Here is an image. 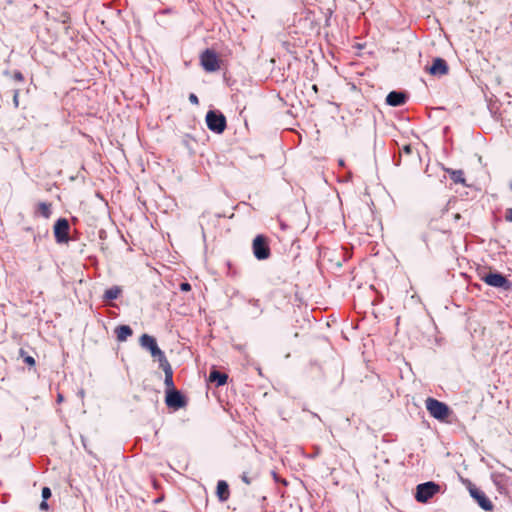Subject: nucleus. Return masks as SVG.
<instances>
[{
  "instance_id": "1",
  "label": "nucleus",
  "mask_w": 512,
  "mask_h": 512,
  "mask_svg": "<svg viewBox=\"0 0 512 512\" xmlns=\"http://www.w3.org/2000/svg\"><path fill=\"white\" fill-rule=\"evenodd\" d=\"M480 279L484 281L487 285L499 288L505 291H509L512 289V283L501 273L499 272H487L480 274Z\"/></svg>"
},
{
  "instance_id": "2",
  "label": "nucleus",
  "mask_w": 512,
  "mask_h": 512,
  "mask_svg": "<svg viewBox=\"0 0 512 512\" xmlns=\"http://www.w3.org/2000/svg\"><path fill=\"white\" fill-rule=\"evenodd\" d=\"M425 404L429 414L439 421L445 420L450 414L448 405L435 398H427Z\"/></svg>"
},
{
  "instance_id": "3",
  "label": "nucleus",
  "mask_w": 512,
  "mask_h": 512,
  "mask_svg": "<svg viewBox=\"0 0 512 512\" xmlns=\"http://www.w3.org/2000/svg\"><path fill=\"white\" fill-rule=\"evenodd\" d=\"M205 120L208 129L212 132L221 134L226 129V117L220 111L209 110L206 114Z\"/></svg>"
},
{
  "instance_id": "4",
  "label": "nucleus",
  "mask_w": 512,
  "mask_h": 512,
  "mask_svg": "<svg viewBox=\"0 0 512 512\" xmlns=\"http://www.w3.org/2000/svg\"><path fill=\"white\" fill-rule=\"evenodd\" d=\"M140 345L148 349L152 355V357L157 358L159 364L162 363V361H167V358L164 354V352L158 347L156 339L148 334H143L140 337Z\"/></svg>"
},
{
  "instance_id": "5",
  "label": "nucleus",
  "mask_w": 512,
  "mask_h": 512,
  "mask_svg": "<svg viewBox=\"0 0 512 512\" xmlns=\"http://www.w3.org/2000/svg\"><path fill=\"white\" fill-rule=\"evenodd\" d=\"M253 254L258 260H266L270 257L268 239L264 235H257L252 243Z\"/></svg>"
},
{
  "instance_id": "6",
  "label": "nucleus",
  "mask_w": 512,
  "mask_h": 512,
  "mask_svg": "<svg viewBox=\"0 0 512 512\" xmlns=\"http://www.w3.org/2000/svg\"><path fill=\"white\" fill-rule=\"evenodd\" d=\"M439 491V485L434 482L421 483L416 488L415 498L420 503H426Z\"/></svg>"
},
{
  "instance_id": "7",
  "label": "nucleus",
  "mask_w": 512,
  "mask_h": 512,
  "mask_svg": "<svg viewBox=\"0 0 512 512\" xmlns=\"http://www.w3.org/2000/svg\"><path fill=\"white\" fill-rule=\"evenodd\" d=\"M468 491L470 496L477 502V504L485 511H492L494 508L491 500L486 496V494L477 488L474 484L468 481Z\"/></svg>"
},
{
  "instance_id": "8",
  "label": "nucleus",
  "mask_w": 512,
  "mask_h": 512,
  "mask_svg": "<svg viewBox=\"0 0 512 512\" xmlns=\"http://www.w3.org/2000/svg\"><path fill=\"white\" fill-rule=\"evenodd\" d=\"M165 403L169 408L178 410L186 406L187 399L177 389H166Z\"/></svg>"
},
{
  "instance_id": "9",
  "label": "nucleus",
  "mask_w": 512,
  "mask_h": 512,
  "mask_svg": "<svg viewBox=\"0 0 512 512\" xmlns=\"http://www.w3.org/2000/svg\"><path fill=\"white\" fill-rule=\"evenodd\" d=\"M203 69L207 72H215L219 69V59L216 52L212 49H206L200 56Z\"/></svg>"
},
{
  "instance_id": "10",
  "label": "nucleus",
  "mask_w": 512,
  "mask_h": 512,
  "mask_svg": "<svg viewBox=\"0 0 512 512\" xmlns=\"http://www.w3.org/2000/svg\"><path fill=\"white\" fill-rule=\"evenodd\" d=\"M70 224L66 218H59L54 224V236L58 244L69 241Z\"/></svg>"
},
{
  "instance_id": "11",
  "label": "nucleus",
  "mask_w": 512,
  "mask_h": 512,
  "mask_svg": "<svg viewBox=\"0 0 512 512\" xmlns=\"http://www.w3.org/2000/svg\"><path fill=\"white\" fill-rule=\"evenodd\" d=\"M428 71L433 76H443L448 74L449 67L443 58L437 57L433 60V63L428 68Z\"/></svg>"
},
{
  "instance_id": "12",
  "label": "nucleus",
  "mask_w": 512,
  "mask_h": 512,
  "mask_svg": "<svg viewBox=\"0 0 512 512\" xmlns=\"http://www.w3.org/2000/svg\"><path fill=\"white\" fill-rule=\"evenodd\" d=\"M408 96L402 91H391L386 97V103L389 106L398 107L406 103Z\"/></svg>"
},
{
  "instance_id": "13",
  "label": "nucleus",
  "mask_w": 512,
  "mask_h": 512,
  "mask_svg": "<svg viewBox=\"0 0 512 512\" xmlns=\"http://www.w3.org/2000/svg\"><path fill=\"white\" fill-rule=\"evenodd\" d=\"M159 367L164 371L165 374L164 384L166 389H175L173 382V370L169 361H162V363L159 364Z\"/></svg>"
},
{
  "instance_id": "14",
  "label": "nucleus",
  "mask_w": 512,
  "mask_h": 512,
  "mask_svg": "<svg viewBox=\"0 0 512 512\" xmlns=\"http://www.w3.org/2000/svg\"><path fill=\"white\" fill-rule=\"evenodd\" d=\"M216 495L220 502H225L229 499L230 491L229 485L225 480H219L216 488Z\"/></svg>"
},
{
  "instance_id": "15",
  "label": "nucleus",
  "mask_w": 512,
  "mask_h": 512,
  "mask_svg": "<svg viewBox=\"0 0 512 512\" xmlns=\"http://www.w3.org/2000/svg\"><path fill=\"white\" fill-rule=\"evenodd\" d=\"M228 375L217 369H212L209 374V381L215 383L216 386H223L227 383Z\"/></svg>"
},
{
  "instance_id": "16",
  "label": "nucleus",
  "mask_w": 512,
  "mask_h": 512,
  "mask_svg": "<svg viewBox=\"0 0 512 512\" xmlns=\"http://www.w3.org/2000/svg\"><path fill=\"white\" fill-rule=\"evenodd\" d=\"M116 337L119 342H124L133 334V330L128 325H120L115 329Z\"/></svg>"
},
{
  "instance_id": "17",
  "label": "nucleus",
  "mask_w": 512,
  "mask_h": 512,
  "mask_svg": "<svg viewBox=\"0 0 512 512\" xmlns=\"http://www.w3.org/2000/svg\"><path fill=\"white\" fill-rule=\"evenodd\" d=\"M445 172L449 174L451 180L455 184H465V177L463 170H454L451 168H446Z\"/></svg>"
},
{
  "instance_id": "18",
  "label": "nucleus",
  "mask_w": 512,
  "mask_h": 512,
  "mask_svg": "<svg viewBox=\"0 0 512 512\" xmlns=\"http://www.w3.org/2000/svg\"><path fill=\"white\" fill-rule=\"evenodd\" d=\"M122 289L119 286H112L111 288L107 289L103 295V300L105 301H111L115 300L119 297L121 294Z\"/></svg>"
},
{
  "instance_id": "19",
  "label": "nucleus",
  "mask_w": 512,
  "mask_h": 512,
  "mask_svg": "<svg viewBox=\"0 0 512 512\" xmlns=\"http://www.w3.org/2000/svg\"><path fill=\"white\" fill-rule=\"evenodd\" d=\"M37 212L44 218H49L51 215V204L40 202L37 207Z\"/></svg>"
},
{
  "instance_id": "20",
  "label": "nucleus",
  "mask_w": 512,
  "mask_h": 512,
  "mask_svg": "<svg viewBox=\"0 0 512 512\" xmlns=\"http://www.w3.org/2000/svg\"><path fill=\"white\" fill-rule=\"evenodd\" d=\"M249 303H250V304L253 306V308H254V311L252 312V315H253L254 317L259 316V315L262 313V311H263V310L261 309V307H260V302H259V300L253 299V300H250V302H249Z\"/></svg>"
},
{
  "instance_id": "21",
  "label": "nucleus",
  "mask_w": 512,
  "mask_h": 512,
  "mask_svg": "<svg viewBox=\"0 0 512 512\" xmlns=\"http://www.w3.org/2000/svg\"><path fill=\"white\" fill-rule=\"evenodd\" d=\"M52 493L49 487H43L41 496L44 500H48L51 497Z\"/></svg>"
},
{
  "instance_id": "22",
  "label": "nucleus",
  "mask_w": 512,
  "mask_h": 512,
  "mask_svg": "<svg viewBox=\"0 0 512 512\" xmlns=\"http://www.w3.org/2000/svg\"><path fill=\"white\" fill-rule=\"evenodd\" d=\"M180 290L183 292H188L191 290V285L188 282H182L180 284Z\"/></svg>"
},
{
  "instance_id": "23",
  "label": "nucleus",
  "mask_w": 512,
  "mask_h": 512,
  "mask_svg": "<svg viewBox=\"0 0 512 512\" xmlns=\"http://www.w3.org/2000/svg\"><path fill=\"white\" fill-rule=\"evenodd\" d=\"M13 103L15 107L19 106V90H14Z\"/></svg>"
},
{
  "instance_id": "24",
  "label": "nucleus",
  "mask_w": 512,
  "mask_h": 512,
  "mask_svg": "<svg viewBox=\"0 0 512 512\" xmlns=\"http://www.w3.org/2000/svg\"><path fill=\"white\" fill-rule=\"evenodd\" d=\"M14 80L22 82L24 80V76L20 71H16L13 75Z\"/></svg>"
},
{
  "instance_id": "25",
  "label": "nucleus",
  "mask_w": 512,
  "mask_h": 512,
  "mask_svg": "<svg viewBox=\"0 0 512 512\" xmlns=\"http://www.w3.org/2000/svg\"><path fill=\"white\" fill-rule=\"evenodd\" d=\"M189 101L194 104V105H198L199 104V99L198 97L194 94V93H191L189 95Z\"/></svg>"
},
{
  "instance_id": "26",
  "label": "nucleus",
  "mask_w": 512,
  "mask_h": 512,
  "mask_svg": "<svg viewBox=\"0 0 512 512\" xmlns=\"http://www.w3.org/2000/svg\"><path fill=\"white\" fill-rule=\"evenodd\" d=\"M24 362L26 364H28L29 366H34L35 365V359L32 356H29V355L24 358Z\"/></svg>"
},
{
  "instance_id": "27",
  "label": "nucleus",
  "mask_w": 512,
  "mask_h": 512,
  "mask_svg": "<svg viewBox=\"0 0 512 512\" xmlns=\"http://www.w3.org/2000/svg\"><path fill=\"white\" fill-rule=\"evenodd\" d=\"M412 151H413V149H412L411 145H405V146L402 148V150H401V154H402V153H404V154H406V155H409V154H411V153H412Z\"/></svg>"
},
{
  "instance_id": "28",
  "label": "nucleus",
  "mask_w": 512,
  "mask_h": 512,
  "mask_svg": "<svg viewBox=\"0 0 512 512\" xmlns=\"http://www.w3.org/2000/svg\"><path fill=\"white\" fill-rule=\"evenodd\" d=\"M505 220L508 222H512V207L506 210Z\"/></svg>"
},
{
  "instance_id": "29",
  "label": "nucleus",
  "mask_w": 512,
  "mask_h": 512,
  "mask_svg": "<svg viewBox=\"0 0 512 512\" xmlns=\"http://www.w3.org/2000/svg\"><path fill=\"white\" fill-rule=\"evenodd\" d=\"M241 479H242V481H243L245 484H247V485L251 484V479L249 478V476L247 475V473H245V472H244V473L241 475Z\"/></svg>"
},
{
  "instance_id": "30",
  "label": "nucleus",
  "mask_w": 512,
  "mask_h": 512,
  "mask_svg": "<svg viewBox=\"0 0 512 512\" xmlns=\"http://www.w3.org/2000/svg\"><path fill=\"white\" fill-rule=\"evenodd\" d=\"M40 509L41 510H48V503H47V500H42V502L40 503Z\"/></svg>"
},
{
  "instance_id": "31",
  "label": "nucleus",
  "mask_w": 512,
  "mask_h": 512,
  "mask_svg": "<svg viewBox=\"0 0 512 512\" xmlns=\"http://www.w3.org/2000/svg\"><path fill=\"white\" fill-rule=\"evenodd\" d=\"M63 399H64V398H63V395H62V394H58V395H57V402H58V403H61V402L63 401Z\"/></svg>"
},
{
  "instance_id": "32",
  "label": "nucleus",
  "mask_w": 512,
  "mask_h": 512,
  "mask_svg": "<svg viewBox=\"0 0 512 512\" xmlns=\"http://www.w3.org/2000/svg\"><path fill=\"white\" fill-rule=\"evenodd\" d=\"M338 163H339V166H341V167L345 166V162L343 159H339Z\"/></svg>"
},
{
  "instance_id": "33",
  "label": "nucleus",
  "mask_w": 512,
  "mask_h": 512,
  "mask_svg": "<svg viewBox=\"0 0 512 512\" xmlns=\"http://www.w3.org/2000/svg\"><path fill=\"white\" fill-rule=\"evenodd\" d=\"M460 217H461V216H460V214H458V213L454 215V218H455L456 220H457V219H460Z\"/></svg>"
},
{
  "instance_id": "34",
  "label": "nucleus",
  "mask_w": 512,
  "mask_h": 512,
  "mask_svg": "<svg viewBox=\"0 0 512 512\" xmlns=\"http://www.w3.org/2000/svg\"><path fill=\"white\" fill-rule=\"evenodd\" d=\"M272 474H273L274 479H275L276 481H278V477H277L276 473H275V472H272Z\"/></svg>"
},
{
  "instance_id": "35",
  "label": "nucleus",
  "mask_w": 512,
  "mask_h": 512,
  "mask_svg": "<svg viewBox=\"0 0 512 512\" xmlns=\"http://www.w3.org/2000/svg\"><path fill=\"white\" fill-rule=\"evenodd\" d=\"M449 204H450V201H447V205H446V207H445V209H444L445 211H447V210H448V208H447V207H448V205H449Z\"/></svg>"
},
{
  "instance_id": "36",
  "label": "nucleus",
  "mask_w": 512,
  "mask_h": 512,
  "mask_svg": "<svg viewBox=\"0 0 512 512\" xmlns=\"http://www.w3.org/2000/svg\"><path fill=\"white\" fill-rule=\"evenodd\" d=\"M313 90L317 91V86L313 85Z\"/></svg>"
},
{
  "instance_id": "37",
  "label": "nucleus",
  "mask_w": 512,
  "mask_h": 512,
  "mask_svg": "<svg viewBox=\"0 0 512 512\" xmlns=\"http://www.w3.org/2000/svg\"><path fill=\"white\" fill-rule=\"evenodd\" d=\"M509 186H510V189L512 190V182L510 183V185H509Z\"/></svg>"
}]
</instances>
